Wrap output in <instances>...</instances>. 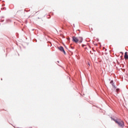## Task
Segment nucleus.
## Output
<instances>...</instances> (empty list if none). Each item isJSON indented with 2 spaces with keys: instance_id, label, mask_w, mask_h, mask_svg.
<instances>
[{
  "instance_id": "0eeeda50",
  "label": "nucleus",
  "mask_w": 128,
  "mask_h": 128,
  "mask_svg": "<svg viewBox=\"0 0 128 128\" xmlns=\"http://www.w3.org/2000/svg\"><path fill=\"white\" fill-rule=\"evenodd\" d=\"M118 90H120V89H116V92H118Z\"/></svg>"
},
{
  "instance_id": "1a4fd4ad",
  "label": "nucleus",
  "mask_w": 128,
  "mask_h": 128,
  "mask_svg": "<svg viewBox=\"0 0 128 128\" xmlns=\"http://www.w3.org/2000/svg\"><path fill=\"white\" fill-rule=\"evenodd\" d=\"M67 39L70 40V38H67Z\"/></svg>"
},
{
  "instance_id": "20e7f679",
  "label": "nucleus",
  "mask_w": 128,
  "mask_h": 128,
  "mask_svg": "<svg viewBox=\"0 0 128 128\" xmlns=\"http://www.w3.org/2000/svg\"><path fill=\"white\" fill-rule=\"evenodd\" d=\"M78 42H79V44H81V42H82V37H78Z\"/></svg>"
},
{
  "instance_id": "7ed1b4c3",
  "label": "nucleus",
  "mask_w": 128,
  "mask_h": 128,
  "mask_svg": "<svg viewBox=\"0 0 128 128\" xmlns=\"http://www.w3.org/2000/svg\"><path fill=\"white\" fill-rule=\"evenodd\" d=\"M58 50H60V52H64V54H66V51H64V47L60 46L58 47Z\"/></svg>"
},
{
  "instance_id": "f257e3e1",
  "label": "nucleus",
  "mask_w": 128,
  "mask_h": 128,
  "mask_svg": "<svg viewBox=\"0 0 128 128\" xmlns=\"http://www.w3.org/2000/svg\"><path fill=\"white\" fill-rule=\"evenodd\" d=\"M114 122L117 124L120 128H124V122L120 119L114 120Z\"/></svg>"
},
{
  "instance_id": "9d476101",
  "label": "nucleus",
  "mask_w": 128,
  "mask_h": 128,
  "mask_svg": "<svg viewBox=\"0 0 128 128\" xmlns=\"http://www.w3.org/2000/svg\"><path fill=\"white\" fill-rule=\"evenodd\" d=\"M88 66H90V64H88Z\"/></svg>"
},
{
  "instance_id": "423d86ee",
  "label": "nucleus",
  "mask_w": 128,
  "mask_h": 128,
  "mask_svg": "<svg viewBox=\"0 0 128 128\" xmlns=\"http://www.w3.org/2000/svg\"><path fill=\"white\" fill-rule=\"evenodd\" d=\"M110 84H112V86H114V88H116V86H114V81L113 80H111L110 82Z\"/></svg>"
},
{
  "instance_id": "39448f33",
  "label": "nucleus",
  "mask_w": 128,
  "mask_h": 128,
  "mask_svg": "<svg viewBox=\"0 0 128 128\" xmlns=\"http://www.w3.org/2000/svg\"><path fill=\"white\" fill-rule=\"evenodd\" d=\"M124 58L125 60H128V52H125Z\"/></svg>"
},
{
  "instance_id": "f03ea898",
  "label": "nucleus",
  "mask_w": 128,
  "mask_h": 128,
  "mask_svg": "<svg viewBox=\"0 0 128 128\" xmlns=\"http://www.w3.org/2000/svg\"><path fill=\"white\" fill-rule=\"evenodd\" d=\"M72 40L76 44H78V37L72 36Z\"/></svg>"
},
{
  "instance_id": "6e6552de",
  "label": "nucleus",
  "mask_w": 128,
  "mask_h": 128,
  "mask_svg": "<svg viewBox=\"0 0 128 128\" xmlns=\"http://www.w3.org/2000/svg\"><path fill=\"white\" fill-rule=\"evenodd\" d=\"M71 48H72V50H74V48L73 47H71Z\"/></svg>"
}]
</instances>
